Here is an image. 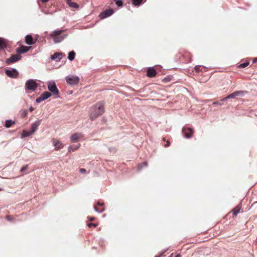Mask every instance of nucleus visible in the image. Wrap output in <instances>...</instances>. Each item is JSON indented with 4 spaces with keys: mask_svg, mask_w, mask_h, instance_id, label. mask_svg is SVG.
Segmentation results:
<instances>
[{
    "mask_svg": "<svg viewBox=\"0 0 257 257\" xmlns=\"http://www.w3.org/2000/svg\"><path fill=\"white\" fill-rule=\"evenodd\" d=\"M170 143L169 141H167L166 142V145H165V147H168V146H170Z\"/></svg>",
    "mask_w": 257,
    "mask_h": 257,
    "instance_id": "nucleus-34",
    "label": "nucleus"
},
{
    "mask_svg": "<svg viewBox=\"0 0 257 257\" xmlns=\"http://www.w3.org/2000/svg\"><path fill=\"white\" fill-rule=\"evenodd\" d=\"M27 169H28V165H26V166L23 167V168H22V169H21L20 171L21 172H24V171H26Z\"/></svg>",
    "mask_w": 257,
    "mask_h": 257,
    "instance_id": "nucleus-30",
    "label": "nucleus"
},
{
    "mask_svg": "<svg viewBox=\"0 0 257 257\" xmlns=\"http://www.w3.org/2000/svg\"><path fill=\"white\" fill-rule=\"evenodd\" d=\"M34 108L32 106H30L29 108V110L30 111H33L34 110Z\"/></svg>",
    "mask_w": 257,
    "mask_h": 257,
    "instance_id": "nucleus-37",
    "label": "nucleus"
},
{
    "mask_svg": "<svg viewBox=\"0 0 257 257\" xmlns=\"http://www.w3.org/2000/svg\"><path fill=\"white\" fill-rule=\"evenodd\" d=\"M241 209V206L238 205H237L233 210L234 215H236L240 211Z\"/></svg>",
    "mask_w": 257,
    "mask_h": 257,
    "instance_id": "nucleus-23",
    "label": "nucleus"
},
{
    "mask_svg": "<svg viewBox=\"0 0 257 257\" xmlns=\"http://www.w3.org/2000/svg\"><path fill=\"white\" fill-rule=\"evenodd\" d=\"M48 1H49V0H42V1L43 2H48Z\"/></svg>",
    "mask_w": 257,
    "mask_h": 257,
    "instance_id": "nucleus-40",
    "label": "nucleus"
},
{
    "mask_svg": "<svg viewBox=\"0 0 257 257\" xmlns=\"http://www.w3.org/2000/svg\"><path fill=\"white\" fill-rule=\"evenodd\" d=\"M142 1L143 0H132V3L134 6H138L141 4Z\"/></svg>",
    "mask_w": 257,
    "mask_h": 257,
    "instance_id": "nucleus-25",
    "label": "nucleus"
},
{
    "mask_svg": "<svg viewBox=\"0 0 257 257\" xmlns=\"http://www.w3.org/2000/svg\"><path fill=\"white\" fill-rule=\"evenodd\" d=\"M15 122L11 119L7 120L5 122V126L7 128L11 127Z\"/></svg>",
    "mask_w": 257,
    "mask_h": 257,
    "instance_id": "nucleus-21",
    "label": "nucleus"
},
{
    "mask_svg": "<svg viewBox=\"0 0 257 257\" xmlns=\"http://www.w3.org/2000/svg\"><path fill=\"white\" fill-rule=\"evenodd\" d=\"M51 94H52L51 93L48 91H45L44 93H43L40 97L36 99V101L37 103H40L42 101L50 97L51 96Z\"/></svg>",
    "mask_w": 257,
    "mask_h": 257,
    "instance_id": "nucleus-7",
    "label": "nucleus"
},
{
    "mask_svg": "<svg viewBox=\"0 0 257 257\" xmlns=\"http://www.w3.org/2000/svg\"><path fill=\"white\" fill-rule=\"evenodd\" d=\"M90 219V220H93L94 219H93V218H91Z\"/></svg>",
    "mask_w": 257,
    "mask_h": 257,
    "instance_id": "nucleus-42",
    "label": "nucleus"
},
{
    "mask_svg": "<svg viewBox=\"0 0 257 257\" xmlns=\"http://www.w3.org/2000/svg\"><path fill=\"white\" fill-rule=\"evenodd\" d=\"M21 59V56L18 54L13 55L9 58L7 59L6 60V63L7 64H10L12 63H14L17 62V61L20 60Z\"/></svg>",
    "mask_w": 257,
    "mask_h": 257,
    "instance_id": "nucleus-8",
    "label": "nucleus"
},
{
    "mask_svg": "<svg viewBox=\"0 0 257 257\" xmlns=\"http://www.w3.org/2000/svg\"><path fill=\"white\" fill-rule=\"evenodd\" d=\"M213 104L214 105H221L220 103H219L218 102H213Z\"/></svg>",
    "mask_w": 257,
    "mask_h": 257,
    "instance_id": "nucleus-36",
    "label": "nucleus"
},
{
    "mask_svg": "<svg viewBox=\"0 0 257 257\" xmlns=\"http://www.w3.org/2000/svg\"><path fill=\"white\" fill-rule=\"evenodd\" d=\"M104 112V105L101 102H98L92 106L90 109L89 117L91 120L101 115Z\"/></svg>",
    "mask_w": 257,
    "mask_h": 257,
    "instance_id": "nucleus-1",
    "label": "nucleus"
},
{
    "mask_svg": "<svg viewBox=\"0 0 257 257\" xmlns=\"http://www.w3.org/2000/svg\"><path fill=\"white\" fill-rule=\"evenodd\" d=\"M6 73L8 76L12 78H16L18 75V72L15 69L6 70Z\"/></svg>",
    "mask_w": 257,
    "mask_h": 257,
    "instance_id": "nucleus-9",
    "label": "nucleus"
},
{
    "mask_svg": "<svg viewBox=\"0 0 257 257\" xmlns=\"http://www.w3.org/2000/svg\"><path fill=\"white\" fill-rule=\"evenodd\" d=\"M115 3L116 5L118 7L122 6L123 4L122 1L121 0L116 1Z\"/></svg>",
    "mask_w": 257,
    "mask_h": 257,
    "instance_id": "nucleus-27",
    "label": "nucleus"
},
{
    "mask_svg": "<svg viewBox=\"0 0 257 257\" xmlns=\"http://www.w3.org/2000/svg\"><path fill=\"white\" fill-rule=\"evenodd\" d=\"M80 147V145H78L77 146L73 147V146H70L68 148V151L69 152H74L76 150H77Z\"/></svg>",
    "mask_w": 257,
    "mask_h": 257,
    "instance_id": "nucleus-24",
    "label": "nucleus"
},
{
    "mask_svg": "<svg viewBox=\"0 0 257 257\" xmlns=\"http://www.w3.org/2000/svg\"><path fill=\"white\" fill-rule=\"evenodd\" d=\"M27 111H24L23 115H24V116H27Z\"/></svg>",
    "mask_w": 257,
    "mask_h": 257,
    "instance_id": "nucleus-38",
    "label": "nucleus"
},
{
    "mask_svg": "<svg viewBox=\"0 0 257 257\" xmlns=\"http://www.w3.org/2000/svg\"><path fill=\"white\" fill-rule=\"evenodd\" d=\"M7 219L8 220H11V216H7Z\"/></svg>",
    "mask_w": 257,
    "mask_h": 257,
    "instance_id": "nucleus-39",
    "label": "nucleus"
},
{
    "mask_svg": "<svg viewBox=\"0 0 257 257\" xmlns=\"http://www.w3.org/2000/svg\"><path fill=\"white\" fill-rule=\"evenodd\" d=\"M64 31V30H63L54 31L49 35V36L53 39L55 43H58L63 40L66 37V35H61Z\"/></svg>",
    "mask_w": 257,
    "mask_h": 257,
    "instance_id": "nucleus-2",
    "label": "nucleus"
},
{
    "mask_svg": "<svg viewBox=\"0 0 257 257\" xmlns=\"http://www.w3.org/2000/svg\"><path fill=\"white\" fill-rule=\"evenodd\" d=\"M75 53L74 51H71L68 54V59L70 61H72L75 57Z\"/></svg>",
    "mask_w": 257,
    "mask_h": 257,
    "instance_id": "nucleus-22",
    "label": "nucleus"
},
{
    "mask_svg": "<svg viewBox=\"0 0 257 257\" xmlns=\"http://www.w3.org/2000/svg\"><path fill=\"white\" fill-rule=\"evenodd\" d=\"M2 188H0V191H2Z\"/></svg>",
    "mask_w": 257,
    "mask_h": 257,
    "instance_id": "nucleus-44",
    "label": "nucleus"
},
{
    "mask_svg": "<svg viewBox=\"0 0 257 257\" xmlns=\"http://www.w3.org/2000/svg\"><path fill=\"white\" fill-rule=\"evenodd\" d=\"M113 13V10H106L102 13H101L99 15V17L101 19H105L108 17L112 15Z\"/></svg>",
    "mask_w": 257,
    "mask_h": 257,
    "instance_id": "nucleus-11",
    "label": "nucleus"
},
{
    "mask_svg": "<svg viewBox=\"0 0 257 257\" xmlns=\"http://www.w3.org/2000/svg\"><path fill=\"white\" fill-rule=\"evenodd\" d=\"M25 41L26 43L28 45H32L33 44V38L31 35H27L26 36Z\"/></svg>",
    "mask_w": 257,
    "mask_h": 257,
    "instance_id": "nucleus-18",
    "label": "nucleus"
},
{
    "mask_svg": "<svg viewBox=\"0 0 257 257\" xmlns=\"http://www.w3.org/2000/svg\"><path fill=\"white\" fill-rule=\"evenodd\" d=\"M62 57V54L61 53H55L51 57L52 60H56V61H60Z\"/></svg>",
    "mask_w": 257,
    "mask_h": 257,
    "instance_id": "nucleus-15",
    "label": "nucleus"
},
{
    "mask_svg": "<svg viewBox=\"0 0 257 257\" xmlns=\"http://www.w3.org/2000/svg\"><path fill=\"white\" fill-rule=\"evenodd\" d=\"M91 226H93L94 227H96V224H94V223H89V224H88V226L89 227H91Z\"/></svg>",
    "mask_w": 257,
    "mask_h": 257,
    "instance_id": "nucleus-33",
    "label": "nucleus"
},
{
    "mask_svg": "<svg viewBox=\"0 0 257 257\" xmlns=\"http://www.w3.org/2000/svg\"><path fill=\"white\" fill-rule=\"evenodd\" d=\"M86 172V170L85 169L82 168L80 169V172L81 173H85Z\"/></svg>",
    "mask_w": 257,
    "mask_h": 257,
    "instance_id": "nucleus-32",
    "label": "nucleus"
},
{
    "mask_svg": "<svg viewBox=\"0 0 257 257\" xmlns=\"http://www.w3.org/2000/svg\"><path fill=\"white\" fill-rule=\"evenodd\" d=\"M33 134L30 131H24L22 134V138L27 137H29Z\"/></svg>",
    "mask_w": 257,
    "mask_h": 257,
    "instance_id": "nucleus-20",
    "label": "nucleus"
},
{
    "mask_svg": "<svg viewBox=\"0 0 257 257\" xmlns=\"http://www.w3.org/2000/svg\"><path fill=\"white\" fill-rule=\"evenodd\" d=\"M38 86V84L33 79H29L25 83V88L28 90L34 91Z\"/></svg>",
    "mask_w": 257,
    "mask_h": 257,
    "instance_id": "nucleus-3",
    "label": "nucleus"
},
{
    "mask_svg": "<svg viewBox=\"0 0 257 257\" xmlns=\"http://www.w3.org/2000/svg\"><path fill=\"white\" fill-rule=\"evenodd\" d=\"M83 135L81 133H75L73 134L71 137L70 140L72 142H77L79 139L82 138Z\"/></svg>",
    "mask_w": 257,
    "mask_h": 257,
    "instance_id": "nucleus-13",
    "label": "nucleus"
},
{
    "mask_svg": "<svg viewBox=\"0 0 257 257\" xmlns=\"http://www.w3.org/2000/svg\"><path fill=\"white\" fill-rule=\"evenodd\" d=\"M41 122V120L39 119L31 124L30 131L34 134L38 129V126Z\"/></svg>",
    "mask_w": 257,
    "mask_h": 257,
    "instance_id": "nucleus-10",
    "label": "nucleus"
},
{
    "mask_svg": "<svg viewBox=\"0 0 257 257\" xmlns=\"http://www.w3.org/2000/svg\"><path fill=\"white\" fill-rule=\"evenodd\" d=\"M54 146L55 147L56 149L59 150L63 147V145L62 143L61 142L59 141H56V142H54L53 143Z\"/></svg>",
    "mask_w": 257,
    "mask_h": 257,
    "instance_id": "nucleus-17",
    "label": "nucleus"
},
{
    "mask_svg": "<svg viewBox=\"0 0 257 257\" xmlns=\"http://www.w3.org/2000/svg\"><path fill=\"white\" fill-rule=\"evenodd\" d=\"M29 50V48L26 46H22L17 49V52L19 54L24 53L27 52Z\"/></svg>",
    "mask_w": 257,
    "mask_h": 257,
    "instance_id": "nucleus-14",
    "label": "nucleus"
},
{
    "mask_svg": "<svg viewBox=\"0 0 257 257\" xmlns=\"http://www.w3.org/2000/svg\"><path fill=\"white\" fill-rule=\"evenodd\" d=\"M6 47V43L4 39L0 38V49H3Z\"/></svg>",
    "mask_w": 257,
    "mask_h": 257,
    "instance_id": "nucleus-26",
    "label": "nucleus"
},
{
    "mask_svg": "<svg viewBox=\"0 0 257 257\" xmlns=\"http://www.w3.org/2000/svg\"><path fill=\"white\" fill-rule=\"evenodd\" d=\"M249 65L248 62H245L240 65L239 67L242 68H245Z\"/></svg>",
    "mask_w": 257,
    "mask_h": 257,
    "instance_id": "nucleus-28",
    "label": "nucleus"
},
{
    "mask_svg": "<svg viewBox=\"0 0 257 257\" xmlns=\"http://www.w3.org/2000/svg\"><path fill=\"white\" fill-rule=\"evenodd\" d=\"M156 71L154 68H149L147 70V75L149 77H152L156 75Z\"/></svg>",
    "mask_w": 257,
    "mask_h": 257,
    "instance_id": "nucleus-16",
    "label": "nucleus"
},
{
    "mask_svg": "<svg viewBox=\"0 0 257 257\" xmlns=\"http://www.w3.org/2000/svg\"><path fill=\"white\" fill-rule=\"evenodd\" d=\"M147 165V162H144L142 164H139V166H138V167H139V169H141L142 168H143V166L145 167Z\"/></svg>",
    "mask_w": 257,
    "mask_h": 257,
    "instance_id": "nucleus-29",
    "label": "nucleus"
},
{
    "mask_svg": "<svg viewBox=\"0 0 257 257\" xmlns=\"http://www.w3.org/2000/svg\"><path fill=\"white\" fill-rule=\"evenodd\" d=\"M48 88L52 94L54 95H58L59 90L56 86V83L54 81H49L48 82Z\"/></svg>",
    "mask_w": 257,
    "mask_h": 257,
    "instance_id": "nucleus-4",
    "label": "nucleus"
},
{
    "mask_svg": "<svg viewBox=\"0 0 257 257\" xmlns=\"http://www.w3.org/2000/svg\"><path fill=\"white\" fill-rule=\"evenodd\" d=\"M66 80L69 84L76 85L79 82V78L76 76H68L66 77Z\"/></svg>",
    "mask_w": 257,
    "mask_h": 257,
    "instance_id": "nucleus-5",
    "label": "nucleus"
},
{
    "mask_svg": "<svg viewBox=\"0 0 257 257\" xmlns=\"http://www.w3.org/2000/svg\"><path fill=\"white\" fill-rule=\"evenodd\" d=\"M244 92L243 91H235L234 92L228 95L227 97L221 99V101H223L227 99L234 98L235 97H236L237 96H242L244 95Z\"/></svg>",
    "mask_w": 257,
    "mask_h": 257,
    "instance_id": "nucleus-6",
    "label": "nucleus"
},
{
    "mask_svg": "<svg viewBox=\"0 0 257 257\" xmlns=\"http://www.w3.org/2000/svg\"><path fill=\"white\" fill-rule=\"evenodd\" d=\"M67 4L72 8H78V5L74 2H73L71 1V0H67Z\"/></svg>",
    "mask_w": 257,
    "mask_h": 257,
    "instance_id": "nucleus-19",
    "label": "nucleus"
},
{
    "mask_svg": "<svg viewBox=\"0 0 257 257\" xmlns=\"http://www.w3.org/2000/svg\"><path fill=\"white\" fill-rule=\"evenodd\" d=\"M182 131L185 137L188 139L191 138L193 133V130L190 128H183Z\"/></svg>",
    "mask_w": 257,
    "mask_h": 257,
    "instance_id": "nucleus-12",
    "label": "nucleus"
},
{
    "mask_svg": "<svg viewBox=\"0 0 257 257\" xmlns=\"http://www.w3.org/2000/svg\"><path fill=\"white\" fill-rule=\"evenodd\" d=\"M98 205H102V204L98 203Z\"/></svg>",
    "mask_w": 257,
    "mask_h": 257,
    "instance_id": "nucleus-43",
    "label": "nucleus"
},
{
    "mask_svg": "<svg viewBox=\"0 0 257 257\" xmlns=\"http://www.w3.org/2000/svg\"><path fill=\"white\" fill-rule=\"evenodd\" d=\"M163 141H166V140H165V138H164L163 139Z\"/></svg>",
    "mask_w": 257,
    "mask_h": 257,
    "instance_id": "nucleus-41",
    "label": "nucleus"
},
{
    "mask_svg": "<svg viewBox=\"0 0 257 257\" xmlns=\"http://www.w3.org/2000/svg\"><path fill=\"white\" fill-rule=\"evenodd\" d=\"M94 209H95V210L96 211V212H102L103 211V209H101V210H99L96 207H94Z\"/></svg>",
    "mask_w": 257,
    "mask_h": 257,
    "instance_id": "nucleus-31",
    "label": "nucleus"
},
{
    "mask_svg": "<svg viewBox=\"0 0 257 257\" xmlns=\"http://www.w3.org/2000/svg\"><path fill=\"white\" fill-rule=\"evenodd\" d=\"M169 257H180V254H177V255H175L174 256L173 255V254H172Z\"/></svg>",
    "mask_w": 257,
    "mask_h": 257,
    "instance_id": "nucleus-35",
    "label": "nucleus"
}]
</instances>
